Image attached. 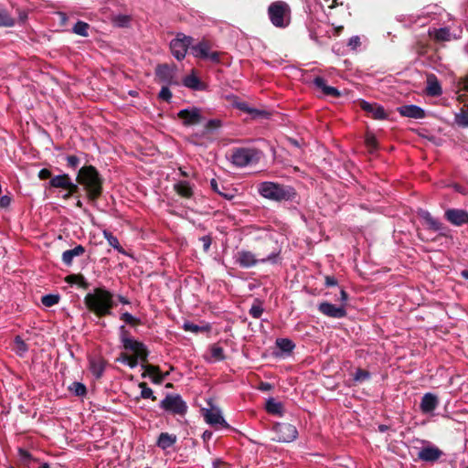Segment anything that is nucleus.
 Instances as JSON below:
<instances>
[{"mask_svg":"<svg viewBox=\"0 0 468 468\" xmlns=\"http://www.w3.org/2000/svg\"><path fill=\"white\" fill-rule=\"evenodd\" d=\"M84 303L97 316L110 315L114 305L113 293L105 288H95L86 294Z\"/></svg>","mask_w":468,"mask_h":468,"instance_id":"obj_1","label":"nucleus"},{"mask_svg":"<svg viewBox=\"0 0 468 468\" xmlns=\"http://www.w3.org/2000/svg\"><path fill=\"white\" fill-rule=\"evenodd\" d=\"M78 182L82 185L88 192L89 198H98L102 190V180L92 165H85L79 170Z\"/></svg>","mask_w":468,"mask_h":468,"instance_id":"obj_2","label":"nucleus"},{"mask_svg":"<svg viewBox=\"0 0 468 468\" xmlns=\"http://www.w3.org/2000/svg\"><path fill=\"white\" fill-rule=\"evenodd\" d=\"M258 191L261 197L274 201L292 200L296 195L292 186L269 181L261 183Z\"/></svg>","mask_w":468,"mask_h":468,"instance_id":"obj_3","label":"nucleus"},{"mask_svg":"<svg viewBox=\"0 0 468 468\" xmlns=\"http://www.w3.org/2000/svg\"><path fill=\"white\" fill-rule=\"evenodd\" d=\"M279 252H271L267 257L257 259L256 255L250 250H240L234 255V262L241 268L249 269L256 266L258 263H276Z\"/></svg>","mask_w":468,"mask_h":468,"instance_id":"obj_4","label":"nucleus"},{"mask_svg":"<svg viewBox=\"0 0 468 468\" xmlns=\"http://www.w3.org/2000/svg\"><path fill=\"white\" fill-rule=\"evenodd\" d=\"M268 15L276 27H286L290 24V7L285 2L272 3L268 8Z\"/></svg>","mask_w":468,"mask_h":468,"instance_id":"obj_5","label":"nucleus"},{"mask_svg":"<svg viewBox=\"0 0 468 468\" xmlns=\"http://www.w3.org/2000/svg\"><path fill=\"white\" fill-rule=\"evenodd\" d=\"M260 160V152L254 148L239 147L233 150L230 157L231 163L237 167H245L257 164Z\"/></svg>","mask_w":468,"mask_h":468,"instance_id":"obj_6","label":"nucleus"},{"mask_svg":"<svg viewBox=\"0 0 468 468\" xmlns=\"http://www.w3.org/2000/svg\"><path fill=\"white\" fill-rule=\"evenodd\" d=\"M159 407L165 411L174 415H184L187 410V405L179 394L168 393L160 401Z\"/></svg>","mask_w":468,"mask_h":468,"instance_id":"obj_7","label":"nucleus"},{"mask_svg":"<svg viewBox=\"0 0 468 468\" xmlns=\"http://www.w3.org/2000/svg\"><path fill=\"white\" fill-rule=\"evenodd\" d=\"M192 43V37L186 36L181 32L177 33L176 37L170 42V50L174 58L177 60L184 59Z\"/></svg>","mask_w":468,"mask_h":468,"instance_id":"obj_8","label":"nucleus"},{"mask_svg":"<svg viewBox=\"0 0 468 468\" xmlns=\"http://www.w3.org/2000/svg\"><path fill=\"white\" fill-rule=\"evenodd\" d=\"M272 432L274 433L272 440L278 442H291L298 436L297 429L290 423H276Z\"/></svg>","mask_w":468,"mask_h":468,"instance_id":"obj_9","label":"nucleus"},{"mask_svg":"<svg viewBox=\"0 0 468 468\" xmlns=\"http://www.w3.org/2000/svg\"><path fill=\"white\" fill-rule=\"evenodd\" d=\"M191 53L195 58L210 59L213 62L219 61V55L218 52H210V45L207 41L202 40L196 45L190 46Z\"/></svg>","mask_w":468,"mask_h":468,"instance_id":"obj_10","label":"nucleus"},{"mask_svg":"<svg viewBox=\"0 0 468 468\" xmlns=\"http://www.w3.org/2000/svg\"><path fill=\"white\" fill-rule=\"evenodd\" d=\"M203 416L205 420L210 425L217 429L228 428L229 425L222 416L221 410L217 407H211L210 409L204 410Z\"/></svg>","mask_w":468,"mask_h":468,"instance_id":"obj_11","label":"nucleus"},{"mask_svg":"<svg viewBox=\"0 0 468 468\" xmlns=\"http://www.w3.org/2000/svg\"><path fill=\"white\" fill-rule=\"evenodd\" d=\"M177 116L185 126H192L202 122L201 110L197 107L186 108L178 112Z\"/></svg>","mask_w":468,"mask_h":468,"instance_id":"obj_12","label":"nucleus"},{"mask_svg":"<svg viewBox=\"0 0 468 468\" xmlns=\"http://www.w3.org/2000/svg\"><path fill=\"white\" fill-rule=\"evenodd\" d=\"M176 67L167 64L158 65L155 69V75L160 82L165 85L177 84L176 80Z\"/></svg>","mask_w":468,"mask_h":468,"instance_id":"obj_13","label":"nucleus"},{"mask_svg":"<svg viewBox=\"0 0 468 468\" xmlns=\"http://www.w3.org/2000/svg\"><path fill=\"white\" fill-rule=\"evenodd\" d=\"M444 218L453 226H463L468 224V211L461 208H448L444 213Z\"/></svg>","mask_w":468,"mask_h":468,"instance_id":"obj_14","label":"nucleus"},{"mask_svg":"<svg viewBox=\"0 0 468 468\" xmlns=\"http://www.w3.org/2000/svg\"><path fill=\"white\" fill-rule=\"evenodd\" d=\"M359 106L363 111L370 114L376 120H387L388 117L383 106L378 103H370L367 101L361 100L359 101Z\"/></svg>","mask_w":468,"mask_h":468,"instance_id":"obj_15","label":"nucleus"},{"mask_svg":"<svg viewBox=\"0 0 468 468\" xmlns=\"http://www.w3.org/2000/svg\"><path fill=\"white\" fill-rule=\"evenodd\" d=\"M318 310L324 315L332 318H343L346 315V311L344 305L335 306V304L323 302L319 303Z\"/></svg>","mask_w":468,"mask_h":468,"instance_id":"obj_16","label":"nucleus"},{"mask_svg":"<svg viewBox=\"0 0 468 468\" xmlns=\"http://www.w3.org/2000/svg\"><path fill=\"white\" fill-rule=\"evenodd\" d=\"M397 110L401 116L411 119H423L426 116L425 111L415 104L402 105Z\"/></svg>","mask_w":468,"mask_h":468,"instance_id":"obj_17","label":"nucleus"},{"mask_svg":"<svg viewBox=\"0 0 468 468\" xmlns=\"http://www.w3.org/2000/svg\"><path fill=\"white\" fill-rule=\"evenodd\" d=\"M441 455L442 452L434 445L424 447L418 453L420 460L429 463L436 462L441 457Z\"/></svg>","mask_w":468,"mask_h":468,"instance_id":"obj_18","label":"nucleus"},{"mask_svg":"<svg viewBox=\"0 0 468 468\" xmlns=\"http://www.w3.org/2000/svg\"><path fill=\"white\" fill-rule=\"evenodd\" d=\"M313 83L314 87L321 90L324 96L338 98L341 92L335 87L328 86L324 78L317 76L314 79Z\"/></svg>","mask_w":468,"mask_h":468,"instance_id":"obj_19","label":"nucleus"},{"mask_svg":"<svg viewBox=\"0 0 468 468\" xmlns=\"http://www.w3.org/2000/svg\"><path fill=\"white\" fill-rule=\"evenodd\" d=\"M120 338L122 344V346L126 350L137 352L143 347V344L133 339L129 336L127 330L124 325H121L120 328Z\"/></svg>","mask_w":468,"mask_h":468,"instance_id":"obj_20","label":"nucleus"},{"mask_svg":"<svg viewBox=\"0 0 468 468\" xmlns=\"http://www.w3.org/2000/svg\"><path fill=\"white\" fill-rule=\"evenodd\" d=\"M439 400L436 395L432 393H426L423 395L420 408L422 413H431L438 407Z\"/></svg>","mask_w":468,"mask_h":468,"instance_id":"obj_21","label":"nucleus"},{"mask_svg":"<svg viewBox=\"0 0 468 468\" xmlns=\"http://www.w3.org/2000/svg\"><path fill=\"white\" fill-rule=\"evenodd\" d=\"M418 215L421 219L424 220L425 224L430 229H432L434 231H441L443 229L442 224L440 222V220L433 218L429 211L420 209L419 210Z\"/></svg>","mask_w":468,"mask_h":468,"instance_id":"obj_22","label":"nucleus"},{"mask_svg":"<svg viewBox=\"0 0 468 468\" xmlns=\"http://www.w3.org/2000/svg\"><path fill=\"white\" fill-rule=\"evenodd\" d=\"M177 441V436L168 432H161L157 438L156 445L163 451L173 447Z\"/></svg>","mask_w":468,"mask_h":468,"instance_id":"obj_23","label":"nucleus"},{"mask_svg":"<svg viewBox=\"0 0 468 468\" xmlns=\"http://www.w3.org/2000/svg\"><path fill=\"white\" fill-rule=\"evenodd\" d=\"M85 252V248L82 245H77L71 250H65L62 253V261L65 265L70 266L75 257L80 256Z\"/></svg>","mask_w":468,"mask_h":468,"instance_id":"obj_24","label":"nucleus"},{"mask_svg":"<svg viewBox=\"0 0 468 468\" xmlns=\"http://www.w3.org/2000/svg\"><path fill=\"white\" fill-rule=\"evenodd\" d=\"M143 367L144 368V372L142 374L143 378L150 376L152 377V381L154 384H160L163 381L164 376L160 373L158 367L153 365H145L143 366Z\"/></svg>","mask_w":468,"mask_h":468,"instance_id":"obj_25","label":"nucleus"},{"mask_svg":"<svg viewBox=\"0 0 468 468\" xmlns=\"http://www.w3.org/2000/svg\"><path fill=\"white\" fill-rule=\"evenodd\" d=\"M426 92L432 97L440 96L442 93L441 86L434 75L430 76L427 80Z\"/></svg>","mask_w":468,"mask_h":468,"instance_id":"obj_26","label":"nucleus"},{"mask_svg":"<svg viewBox=\"0 0 468 468\" xmlns=\"http://www.w3.org/2000/svg\"><path fill=\"white\" fill-rule=\"evenodd\" d=\"M183 84L185 87L193 90H202L205 89V86L200 81L199 78L194 73L186 76L183 79Z\"/></svg>","mask_w":468,"mask_h":468,"instance_id":"obj_27","label":"nucleus"},{"mask_svg":"<svg viewBox=\"0 0 468 468\" xmlns=\"http://www.w3.org/2000/svg\"><path fill=\"white\" fill-rule=\"evenodd\" d=\"M176 192L186 198H190L193 196V187L192 185L188 181H179L175 184Z\"/></svg>","mask_w":468,"mask_h":468,"instance_id":"obj_28","label":"nucleus"},{"mask_svg":"<svg viewBox=\"0 0 468 468\" xmlns=\"http://www.w3.org/2000/svg\"><path fill=\"white\" fill-rule=\"evenodd\" d=\"M182 328L186 332H191L194 334H198L200 332H209L211 330V325L209 324H205L203 325H197L193 324L192 322L186 321L184 322Z\"/></svg>","mask_w":468,"mask_h":468,"instance_id":"obj_29","label":"nucleus"},{"mask_svg":"<svg viewBox=\"0 0 468 468\" xmlns=\"http://www.w3.org/2000/svg\"><path fill=\"white\" fill-rule=\"evenodd\" d=\"M69 180L70 177L68 174L58 175L50 179L49 186L54 188L65 189L68 186Z\"/></svg>","mask_w":468,"mask_h":468,"instance_id":"obj_30","label":"nucleus"},{"mask_svg":"<svg viewBox=\"0 0 468 468\" xmlns=\"http://www.w3.org/2000/svg\"><path fill=\"white\" fill-rule=\"evenodd\" d=\"M266 410L271 414L282 416L283 413V405L274 399L270 398L266 402Z\"/></svg>","mask_w":468,"mask_h":468,"instance_id":"obj_31","label":"nucleus"},{"mask_svg":"<svg viewBox=\"0 0 468 468\" xmlns=\"http://www.w3.org/2000/svg\"><path fill=\"white\" fill-rule=\"evenodd\" d=\"M65 281L69 284H76L82 289L89 287V282L81 274H70L65 278Z\"/></svg>","mask_w":468,"mask_h":468,"instance_id":"obj_32","label":"nucleus"},{"mask_svg":"<svg viewBox=\"0 0 468 468\" xmlns=\"http://www.w3.org/2000/svg\"><path fill=\"white\" fill-rule=\"evenodd\" d=\"M102 235L105 238V239L108 241L109 245L112 247L114 250H116L120 253H123L124 250L122 247L120 245V242L118 239L113 236L110 231L107 229L102 230Z\"/></svg>","mask_w":468,"mask_h":468,"instance_id":"obj_33","label":"nucleus"},{"mask_svg":"<svg viewBox=\"0 0 468 468\" xmlns=\"http://www.w3.org/2000/svg\"><path fill=\"white\" fill-rule=\"evenodd\" d=\"M13 349L16 355H18L19 356H23L27 352L28 346L25 343V341L19 335H17L14 340Z\"/></svg>","mask_w":468,"mask_h":468,"instance_id":"obj_34","label":"nucleus"},{"mask_svg":"<svg viewBox=\"0 0 468 468\" xmlns=\"http://www.w3.org/2000/svg\"><path fill=\"white\" fill-rule=\"evenodd\" d=\"M69 390L73 395L78 397H84L87 394L86 386L83 383L78 381H74L71 385H69Z\"/></svg>","mask_w":468,"mask_h":468,"instance_id":"obj_35","label":"nucleus"},{"mask_svg":"<svg viewBox=\"0 0 468 468\" xmlns=\"http://www.w3.org/2000/svg\"><path fill=\"white\" fill-rule=\"evenodd\" d=\"M138 387L141 388L140 397L141 399H151L154 401L156 399V397L154 395V391L151 388L147 386L145 382H140L138 384Z\"/></svg>","mask_w":468,"mask_h":468,"instance_id":"obj_36","label":"nucleus"},{"mask_svg":"<svg viewBox=\"0 0 468 468\" xmlns=\"http://www.w3.org/2000/svg\"><path fill=\"white\" fill-rule=\"evenodd\" d=\"M276 346L283 352L291 353L293 348L295 347V345L293 342L288 338H277L276 339Z\"/></svg>","mask_w":468,"mask_h":468,"instance_id":"obj_37","label":"nucleus"},{"mask_svg":"<svg viewBox=\"0 0 468 468\" xmlns=\"http://www.w3.org/2000/svg\"><path fill=\"white\" fill-rule=\"evenodd\" d=\"M433 37L439 41H449L451 39V32L448 27H440L434 29Z\"/></svg>","mask_w":468,"mask_h":468,"instance_id":"obj_38","label":"nucleus"},{"mask_svg":"<svg viewBox=\"0 0 468 468\" xmlns=\"http://www.w3.org/2000/svg\"><path fill=\"white\" fill-rule=\"evenodd\" d=\"M454 122L460 127H468V112L462 109L454 114Z\"/></svg>","mask_w":468,"mask_h":468,"instance_id":"obj_39","label":"nucleus"},{"mask_svg":"<svg viewBox=\"0 0 468 468\" xmlns=\"http://www.w3.org/2000/svg\"><path fill=\"white\" fill-rule=\"evenodd\" d=\"M90 371L92 375L99 378L102 376L104 371V364L101 360H91L90 361Z\"/></svg>","mask_w":468,"mask_h":468,"instance_id":"obj_40","label":"nucleus"},{"mask_svg":"<svg viewBox=\"0 0 468 468\" xmlns=\"http://www.w3.org/2000/svg\"><path fill=\"white\" fill-rule=\"evenodd\" d=\"M117 362H121L129 366L131 368H134L138 365V358L135 356H129L126 354H122L117 359Z\"/></svg>","mask_w":468,"mask_h":468,"instance_id":"obj_41","label":"nucleus"},{"mask_svg":"<svg viewBox=\"0 0 468 468\" xmlns=\"http://www.w3.org/2000/svg\"><path fill=\"white\" fill-rule=\"evenodd\" d=\"M59 302L58 294H46L41 297V303L46 307H51Z\"/></svg>","mask_w":468,"mask_h":468,"instance_id":"obj_42","label":"nucleus"},{"mask_svg":"<svg viewBox=\"0 0 468 468\" xmlns=\"http://www.w3.org/2000/svg\"><path fill=\"white\" fill-rule=\"evenodd\" d=\"M89 25L83 21H78L73 27V32L81 37L88 36Z\"/></svg>","mask_w":468,"mask_h":468,"instance_id":"obj_43","label":"nucleus"},{"mask_svg":"<svg viewBox=\"0 0 468 468\" xmlns=\"http://www.w3.org/2000/svg\"><path fill=\"white\" fill-rule=\"evenodd\" d=\"M212 358L216 361H222L225 359L224 350L218 345H213L210 349Z\"/></svg>","mask_w":468,"mask_h":468,"instance_id":"obj_44","label":"nucleus"},{"mask_svg":"<svg viewBox=\"0 0 468 468\" xmlns=\"http://www.w3.org/2000/svg\"><path fill=\"white\" fill-rule=\"evenodd\" d=\"M370 378V373L367 370L358 368L356 370L353 379L356 382H363Z\"/></svg>","mask_w":468,"mask_h":468,"instance_id":"obj_45","label":"nucleus"},{"mask_svg":"<svg viewBox=\"0 0 468 468\" xmlns=\"http://www.w3.org/2000/svg\"><path fill=\"white\" fill-rule=\"evenodd\" d=\"M250 314L253 317V318H260L261 316V314H263V308L261 304V303L257 302L255 303H253L249 311Z\"/></svg>","mask_w":468,"mask_h":468,"instance_id":"obj_46","label":"nucleus"},{"mask_svg":"<svg viewBox=\"0 0 468 468\" xmlns=\"http://www.w3.org/2000/svg\"><path fill=\"white\" fill-rule=\"evenodd\" d=\"M210 186L213 189L214 192L218 193V195L224 197L227 199H231L233 197L232 195H229L227 193H224L219 189L218 183L215 178H212L210 180Z\"/></svg>","mask_w":468,"mask_h":468,"instance_id":"obj_47","label":"nucleus"},{"mask_svg":"<svg viewBox=\"0 0 468 468\" xmlns=\"http://www.w3.org/2000/svg\"><path fill=\"white\" fill-rule=\"evenodd\" d=\"M365 143L370 151L377 148V139L372 133H367Z\"/></svg>","mask_w":468,"mask_h":468,"instance_id":"obj_48","label":"nucleus"},{"mask_svg":"<svg viewBox=\"0 0 468 468\" xmlns=\"http://www.w3.org/2000/svg\"><path fill=\"white\" fill-rule=\"evenodd\" d=\"M168 86L169 85H165L164 87H162L158 95L161 100H164L165 101H169L170 99L172 98V92L169 90Z\"/></svg>","mask_w":468,"mask_h":468,"instance_id":"obj_49","label":"nucleus"},{"mask_svg":"<svg viewBox=\"0 0 468 468\" xmlns=\"http://www.w3.org/2000/svg\"><path fill=\"white\" fill-rule=\"evenodd\" d=\"M361 45L360 37L358 36H353L349 38L347 46L351 50H356Z\"/></svg>","mask_w":468,"mask_h":468,"instance_id":"obj_50","label":"nucleus"},{"mask_svg":"<svg viewBox=\"0 0 468 468\" xmlns=\"http://www.w3.org/2000/svg\"><path fill=\"white\" fill-rule=\"evenodd\" d=\"M221 121L219 119H211L206 123V129L208 131L218 129L221 126Z\"/></svg>","mask_w":468,"mask_h":468,"instance_id":"obj_51","label":"nucleus"},{"mask_svg":"<svg viewBox=\"0 0 468 468\" xmlns=\"http://www.w3.org/2000/svg\"><path fill=\"white\" fill-rule=\"evenodd\" d=\"M66 160L68 165L73 169L77 168L80 165V158L76 155H68Z\"/></svg>","mask_w":468,"mask_h":468,"instance_id":"obj_52","label":"nucleus"},{"mask_svg":"<svg viewBox=\"0 0 468 468\" xmlns=\"http://www.w3.org/2000/svg\"><path fill=\"white\" fill-rule=\"evenodd\" d=\"M13 25V19L5 12H0V26L10 27Z\"/></svg>","mask_w":468,"mask_h":468,"instance_id":"obj_53","label":"nucleus"},{"mask_svg":"<svg viewBox=\"0 0 468 468\" xmlns=\"http://www.w3.org/2000/svg\"><path fill=\"white\" fill-rule=\"evenodd\" d=\"M120 318L128 324H133L137 321V319L133 314L127 312L122 313Z\"/></svg>","mask_w":468,"mask_h":468,"instance_id":"obj_54","label":"nucleus"},{"mask_svg":"<svg viewBox=\"0 0 468 468\" xmlns=\"http://www.w3.org/2000/svg\"><path fill=\"white\" fill-rule=\"evenodd\" d=\"M205 251H208L211 246L212 239L210 236L206 235L200 238Z\"/></svg>","mask_w":468,"mask_h":468,"instance_id":"obj_55","label":"nucleus"},{"mask_svg":"<svg viewBox=\"0 0 468 468\" xmlns=\"http://www.w3.org/2000/svg\"><path fill=\"white\" fill-rule=\"evenodd\" d=\"M11 197L9 196L4 195L0 197V207L5 208L10 206Z\"/></svg>","mask_w":468,"mask_h":468,"instance_id":"obj_56","label":"nucleus"},{"mask_svg":"<svg viewBox=\"0 0 468 468\" xmlns=\"http://www.w3.org/2000/svg\"><path fill=\"white\" fill-rule=\"evenodd\" d=\"M337 280L334 276H325L324 278V284L327 287L331 286H336L337 285Z\"/></svg>","mask_w":468,"mask_h":468,"instance_id":"obj_57","label":"nucleus"},{"mask_svg":"<svg viewBox=\"0 0 468 468\" xmlns=\"http://www.w3.org/2000/svg\"><path fill=\"white\" fill-rule=\"evenodd\" d=\"M115 22L121 26L124 27L129 23V16H119L116 17Z\"/></svg>","mask_w":468,"mask_h":468,"instance_id":"obj_58","label":"nucleus"},{"mask_svg":"<svg viewBox=\"0 0 468 468\" xmlns=\"http://www.w3.org/2000/svg\"><path fill=\"white\" fill-rule=\"evenodd\" d=\"M51 176V172L47 169V168H42L39 172H38V177L41 179V180H44V179H48Z\"/></svg>","mask_w":468,"mask_h":468,"instance_id":"obj_59","label":"nucleus"},{"mask_svg":"<svg viewBox=\"0 0 468 468\" xmlns=\"http://www.w3.org/2000/svg\"><path fill=\"white\" fill-rule=\"evenodd\" d=\"M65 189L69 190V192H70L71 194H74L78 191L79 186L77 184L73 183L70 179L68 186Z\"/></svg>","mask_w":468,"mask_h":468,"instance_id":"obj_60","label":"nucleus"},{"mask_svg":"<svg viewBox=\"0 0 468 468\" xmlns=\"http://www.w3.org/2000/svg\"><path fill=\"white\" fill-rule=\"evenodd\" d=\"M347 299H348V295L347 293L346 292V291L344 289H341L340 291V300L342 302V305H346V302H347Z\"/></svg>","mask_w":468,"mask_h":468,"instance_id":"obj_61","label":"nucleus"},{"mask_svg":"<svg viewBox=\"0 0 468 468\" xmlns=\"http://www.w3.org/2000/svg\"><path fill=\"white\" fill-rule=\"evenodd\" d=\"M222 463H222L219 459H217V460H215V461L212 463V467H213V468H221L220 466H221V464H222Z\"/></svg>","mask_w":468,"mask_h":468,"instance_id":"obj_62","label":"nucleus"},{"mask_svg":"<svg viewBox=\"0 0 468 468\" xmlns=\"http://www.w3.org/2000/svg\"><path fill=\"white\" fill-rule=\"evenodd\" d=\"M463 88L468 92V75L463 80Z\"/></svg>","mask_w":468,"mask_h":468,"instance_id":"obj_63","label":"nucleus"},{"mask_svg":"<svg viewBox=\"0 0 468 468\" xmlns=\"http://www.w3.org/2000/svg\"><path fill=\"white\" fill-rule=\"evenodd\" d=\"M461 276L466 280H468V270H463L461 271Z\"/></svg>","mask_w":468,"mask_h":468,"instance_id":"obj_64","label":"nucleus"}]
</instances>
